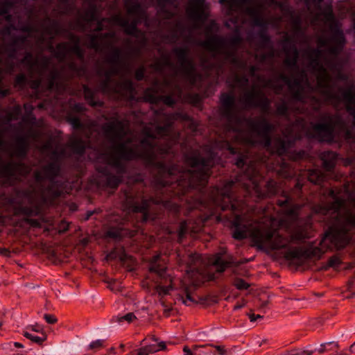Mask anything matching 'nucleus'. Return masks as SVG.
I'll return each instance as SVG.
<instances>
[{
    "instance_id": "79ce46f5",
    "label": "nucleus",
    "mask_w": 355,
    "mask_h": 355,
    "mask_svg": "<svg viewBox=\"0 0 355 355\" xmlns=\"http://www.w3.org/2000/svg\"><path fill=\"white\" fill-rule=\"evenodd\" d=\"M263 87H273L276 93H280L282 90V85H281L279 87L275 85L272 80H268L266 83L261 84Z\"/></svg>"
},
{
    "instance_id": "7ed1b4c3",
    "label": "nucleus",
    "mask_w": 355,
    "mask_h": 355,
    "mask_svg": "<svg viewBox=\"0 0 355 355\" xmlns=\"http://www.w3.org/2000/svg\"><path fill=\"white\" fill-rule=\"evenodd\" d=\"M103 132L111 142L108 152L98 158V162L103 160L106 163L105 168L96 166V169L105 175L110 168L121 170V159H132L141 157L149 164H153L157 154L169 153L171 144L161 147V142L155 141L157 137L168 135V125L159 127L150 125L144 128L141 138L138 140L127 133L126 123L118 120L107 122L103 126Z\"/></svg>"
},
{
    "instance_id": "72a5a7b5",
    "label": "nucleus",
    "mask_w": 355,
    "mask_h": 355,
    "mask_svg": "<svg viewBox=\"0 0 355 355\" xmlns=\"http://www.w3.org/2000/svg\"><path fill=\"white\" fill-rule=\"evenodd\" d=\"M184 293L186 295V298L184 299L183 296L180 295L178 299L182 301V302L186 305H189V302H196L195 300L193 299V297L191 295V293L189 292V290L187 288H185L184 289Z\"/></svg>"
},
{
    "instance_id": "a211bd4d",
    "label": "nucleus",
    "mask_w": 355,
    "mask_h": 355,
    "mask_svg": "<svg viewBox=\"0 0 355 355\" xmlns=\"http://www.w3.org/2000/svg\"><path fill=\"white\" fill-rule=\"evenodd\" d=\"M166 269V267L165 266L164 261L161 259L159 254L155 256L150 263V272L157 274L161 278H165L164 272Z\"/></svg>"
},
{
    "instance_id": "b1692460",
    "label": "nucleus",
    "mask_w": 355,
    "mask_h": 355,
    "mask_svg": "<svg viewBox=\"0 0 355 355\" xmlns=\"http://www.w3.org/2000/svg\"><path fill=\"white\" fill-rule=\"evenodd\" d=\"M133 85L130 80H125L115 86L114 92L123 94L124 92L131 94L133 92Z\"/></svg>"
},
{
    "instance_id": "bf43d9fd",
    "label": "nucleus",
    "mask_w": 355,
    "mask_h": 355,
    "mask_svg": "<svg viewBox=\"0 0 355 355\" xmlns=\"http://www.w3.org/2000/svg\"><path fill=\"white\" fill-rule=\"evenodd\" d=\"M9 250L6 248H0V254L8 257L9 255Z\"/></svg>"
},
{
    "instance_id": "13d9d810",
    "label": "nucleus",
    "mask_w": 355,
    "mask_h": 355,
    "mask_svg": "<svg viewBox=\"0 0 355 355\" xmlns=\"http://www.w3.org/2000/svg\"><path fill=\"white\" fill-rule=\"evenodd\" d=\"M71 124L74 128H78L80 125V122L78 119L74 118L71 119Z\"/></svg>"
},
{
    "instance_id": "052dcab7",
    "label": "nucleus",
    "mask_w": 355,
    "mask_h": 355,
    "mask_svg": "<svg viewBox=\"0 0 355 355\" xmlns=\"http://www.w3.org/2000/svg\"><path fill=\"white\" fill-rule=\"evenodd\" d=\"M8 11V8L7 6H3V7H1L0 8V15H4Z\"/></svg>"
},
{
    "instance_id": "0eeeda50",
    "label": "nucleus",
    "mask_w": 355,
    "mask_h": 355,
    "mask_svg": "<svg viewBox=\"0 0 355 355\" xmlns=\"http://www.w3.org/2000/svg\"><path fill=\"white\" fill-rule=\"evenodd\" d=\"M204 47L216 55H223L225 60L236 62L234 52L228 47L227 42L218 37L208 38L203 42Z\"/></svg>"
},
{
    "instance_id": "f3484780",
    "label": "nucleus",
    "mask_w": 355,
    "mask_h": 355,
    "mask_svg": "<svg viewBox=\"0 0 355 355\" xmlns=\"http://www.w3.org/2000/svg\"><path fill=\"white\" fill-rule=\"evenodd\" d=\"M59 171V167L55 163H51L44 166L42 171L35 173V178L40 181L44 178L53 179Z\"/></svg>"
},
{
    "instance_id": "6ab92c4d",
    "label": "nucleus",
    "mask_w": 355,
    "mask_h": 355,
    "mask_svg": "<svg viewBox=\"0 0 355 355\" xmlns=\"http://www.w3.org/2000/svg\"><path fill=\"white\" fill-rule=\"evenodd\" d=\"M107 35L102 37L101 36L95 34L89 35L86 37L83 43L87 46L94 49L96 51H101L103 44L107 40Z\"/></svg>"
},
{
    "instance_id": "c9c22d12",
    "label": "nucleus",
    "mask_w": 355,
    "mask_h": 355,
    "mask_svg": "<svg viewBox=\"0 0 355 355\" xmlns=\"http://www.w3.org/2000/svg\"><path fill=\"white\" fill-rule=\"evenodd\" d=\"M135 319H136V316L135 315V314L132 313H128L126 315H125L124 316L118 317L116 318V321L119 322H122L125 320L128 322H131Z\"/></svg>"
},
{
    "instance_id": "a878e982",
    "label": "nucleus",
    "mask_w": 355,
    "mask_h": 355,
    "mask_svg": "<svg viewBox=\"0 0 355 355\" xmlns=\"http://www.w3.org/2000/svg\"><path fill=\"white\" fill-rule=\"evenodd\" d=\"M231 263H232L231 260H225L220 254H217L213 261V265L216 267L217 272H222L230 266Z\"/></svg>"
},
{
    "instance_id": "4d7b16f0",
    "label": "nucleus",
    "mask_w": 355,
    "mask_h": 355,
    "mask_svg": "<svg viewBox=\"0 0 355 355\" xmlns=\"http://www.w3.org/2000/svg\"><path fill=\"white\" fill-rule=\"evenodd\" d=\"M249 318L251 322H254L258 318H262L263 316L261 315H254V313L250 314Z\"/></svg>"
},
{
    "instance_id": "423d86ee",
    "label": "nucleus",
    "mask_w": 355,
    "mask_h": 355,
    "mask_svg": "<svg viewBox=\"0 0 355 355\" xmlns=\"http://www.w3.org/2000/svg\"><path fill=\"white\" fill-rule=\"evenodd\" d=\"M187 163L191 166L189 173H191L192 178H196L199 182H205L207 180L212 165L211 159H205L194 155L187 158Z\"/></svg>"
},
{
    "instance_id": "393cba45",
    "label": "nucleus",
    "mask_w": 355,
    "mask_h": 355,
    "mask_svg": "<svg viewBox=\"0 0 355 355\" xmlns=\"http://www.w3.org/2000/svg\"><path fill=\"white\" fill-rule=\"evenodd\" d=\"M69 146L77 153H82L86 146L83 141L77 137H72L69 141Z\"/></svg>"
},
{
    "instance_id": "774afa93",
    "label": "nucleus",
    "mask_w": 355,
    "mask_h": 355,
    "mask_svg": "<svg viewBox=\"0 0 355 355\" xmlns=\"http://www.w3.org/2000/svg\"><path fill=\"white\" fill-rule=\"evenodd\" d=\"M28 221L33 225H37L38 224L36 220H29Z\"/></svg>"
},
{
    "instance_id": "20e7f679",
    "label": "nucleus",
    "mask_w": 355,
    "mask_h": 355,
    "mask_svg": "<svg viewBox=\"0 0 355 355\" xmlns=\"http://www.w3.org/2000/svg\"><path fill=\"white\" fill-rule=\"evenodd\" d=\"M221 112L229 122L228 134L236 142L245 146L262 144L272 153L283 155L298 137L291 132L295 125H292L284 132L285 139L277 138L271 144L269 137L273 125L264 118L258 117L254 119H242L235 113L234 98L232 95L223 94L220 97Z\"/></svg>"
},
{
    "instance_id": "6e6d98bb",
    "label": "nucleus",
    "mask_w": 355,
    "mask_h": 355,
    "mask_svg": "<svg viewBox=\"0 0 355 355\" xmlns=\"http://www.w3.org/2000/svg\"><path fill=\"white\" fill-rule=\"evenodd\" d=\"M245 156H242V157H240L236 162V165L238 166V167H242L244 164V161H245Z\"/></svg>"
},
{
    "instance_id": "680f3d73",
    "label": "nucleus",
    "mask_w": 355,
    "mask_h": 355,
    "mask_svg": "<svg viewBox=\"0 0 355 355\" xmlns=\"http://www.w3.org/2000/svg\"><path fill=\"white\" fill-rule=\"evenodd\" d=\"M227 149L230 150L231 154H235L236 151L234 148L231 147L229 144H227Z\"/></svg>"
},
{
    "instance_id": "5fc2aeb1",
    "label": "nucleus",
    "mask_w": 355,
    "mask_h": 355,
    "mask_svg": "<svg viewBox=\"0 0 355 355\" xmlns=\"http://www.w3.org/2000/svg\"><path fill=\"white\" fill-rule=\"evenodd\" d=\"M26 77L24 74H19L16 78V83L17 85H21L24 83Z\"/></svg>"
},
{
    "instance_id": "c85d7f7f",
    "label": "nucleus",
    "mask_w": 355,
    "mask_h": 355,
    "mask_svg": "<svg viewBox=\"0 0 355 355\" xmlns=\"http://www.w3.org/2000/svg\"><path fill=\"white\" fill-rule=\"evenodd\" d=\"M125 5L129 15L139 14L141 8L138 3L133 0H125Z\"/></svg>"
},
{
    "instance_id": "e2e57ef3",
    "label": "nucleus",
    "mask_w": 355,
    "mask_h": 355,
    "mask_svg": "<svg viewBox=\"0 0 355 355\" xmlns=\"http://www.w3.org/2000/svg\"><path fill=\"white\" fill-rule=\"evenodd\" d=\"M50 146H51V143H50V142H48L47 144H46L43 146V148H42V150L43 152L46 151V150L49 148Z\"/></svg>"
},
{
    "instance_id": "4c0bfd02",
    "label": "nucleus",
    "mask_w": 355,
    "mask_h": 355,
    "mask_svg": "<svg viewBox=\"0 0 355 355\" xmlns=\"http://www.w3.org/2000/svg\"><path fill=\"white\" fill-rule=\"evenodd\" d=\"M172 288H173L171 285H169L168 286H163L159 285L156 287V291L159 295H167Z\"/></svg>"
},
{
    "instance_id": "aec40b11",
    "label": "nucleus",
    "mask_w": 355,
    "mask_h": 355,
    "mask_svg": "<svg viewBox=\"0 0 355 355\" xmlns=\"http://www.w3.org/2000/svg\"><path fill=\"white\" fill-rule=\"evenodd\" d=\"M286 59L285 64L291 68L292 71L295 69V64L297 62V58L298 57V52L295 46H292L289 49L285 47Z\"/></svg>"
},
{
    "instance_id": "cd10ccee",
    "label": "nucleus",
    "mask_w": 355,
    "mask_h": 355,
    "mask_svg": "<svg viewBox=\"0 0 355 355\" xmlns=\"http://www.w3.org/2000/svg\"><path fill=\"white\" fill-rule=\"evenodd\" d=\"M258 171L256 170V168L254 166H250L248 168V170L245 173V177H246L250 182H252V184H253L254 187L257 189L258 187V182H257V175H258Z\"/></svg>"
},
{
    "instance_id": "1a4fd4ad",
    "label": "nucleus",
    "mask_w": 355,
    "mask_h": 355,
    "mask_svg": "<svg viewBox=\"0 0 355 355\" xmlns=\"http://www.w3.org/2000/svg\"><path fill=\"white\" fill-rule=\"evenodd\" d=\"M221 3H227L231 8L234 4L245 6V12L252 17H258L263 11L265 3L263 0H220Z\"/></svg>"
},
{
    "instance_id": "0e129e2a",
    "label": "nucleus",
    "mask_w": 355,
    "mask_h": 355,
    "mask_svg": "<svg viewBox=\"0 0 355 355\" xmlns=\"http://www.w3.org/2000/svg\"><path fill=\"white\" fill-rule=\"evenodd\" d=\"M325 344H322L321 347L318 349L319 353L322 354L325 351L324 348Z\"/></svg>"
},
{
    "instance_id": "f03ea898",
    "label": "nucleus",
    "mask_w": 355,
    "mask_h": 355,
    "mask_svg": "<svg viewBox=\"0 0 355 355\" xmlns=\"http://www.w3.org/2000/svg\"><path fill=\"white\" fill-rule=\"evenodd\" d=\"M345 44L343 33L338 29L332 31L330 37L322 36L318 40V49L307 50L304 56L308 62L307 68L313 71L317 78L315 89L311 87L304 71L293 74L291 78L281 75L278 82L287 86L296 104L309 103L313 110L320 108L322 101H327L337 107L344 101L347 111L354 117L355 125V88L344 89L332 84L326 69L331 70L330 60L341 51Z\"/></svg>"
},
{
    "instance_id": "ea45409f",
    "label": "nucleus",
    "mask_w": 355,
    "mask_h": 355,
    "mask_svg": "<svg viewBox=\"0 0 355 355\" xmlns=\"http://www.w3.org/2000/svg\"><path fill=\"white\" fill-rule=\"evenodd\" d=\"M206 346H210L215 348L219 355H228L229 352L223 345H214L213 344H209Z\"/></svg>"
},
{
    "instance_id": "4be33fe9",
    "label": "nucleus",
    "mask_w": 355,
    "mask_h": 355,
    "mask_svg": "<svg viewBox=\"0 0 355 355\" xmlns=\"http://www.w3.org/2000/svg\"><path fill=\"white\" fill-rule=\"evenodd\" d=\"M321 159L322 160L324 167L327 171H330L335 166L336 155L333 152H324L321 155Z\"/></svg>"
},
{
    "instance_id": "4468645a",
    "label": "nucleus",
    "mask_w": 355,
    "mask_h": 355,
    "mask_svg": "<svg viewBox=\"0 0 355 355\" xmlns=\"http://www.w3.org/2000/svg\"><path fill=\"white\" fill-rule=\"evenodd\" d=\"M232 184V181L227 182L224 187L218 192L220 196L222 202H219V200H216V203L218 206L221 207L223 210L227 209L229 206L231 207L232 209H236V207L232 202V197L231 196L230 191V189Z\"/></svg>"
},
{
    "instance_id": "a19ab883",
    "label": "nucleus",
    "mask_w": 355,
    "mask_h": 355,
    "mask_svg": "<svg viewBox=\"0 0 355 355\" xmlns=\"http://www.w3.org/2000/svg\"><path fill=\"white\" fill-rule=\"evenodd\" d=\"M203 347H205V345H202V346L195 345V346H193V351H192L187 346H184L183 348L184 355H195L196 353V351L199 348Z\"/></svg>"
},
{
    "instance_id": "e433bc0d",
    "label": "nucleus",
    "mask_w": 355,
    "mask_h": 355,
    "mask_svg": "<svg viewBox=\"0 0 355 355\" xmlns=\"http://www.w3.org/2000/svg\"><path fill=\"white\" fill-rule=\"evenodd\" d=\"M103 340H96L90 343V345H89V349L93 350H98L103 347Z\"/></svg>"
},
{
    "instance_id": "603ef678",
    "label": "nucleus",
    "mask_w": 355,
    "mask_h": 355,
    "mask_svg": "<svg viewBox=\"0 0 355 355\" xmlns=\"http://www.w3.org/2000/svg\"><path fill=\"white\" fill-rule=\"evenodd\" d=\"M144 70L143 68H140L137 70L135 73V78L137 80H140L144 78Z\"/></svg>"
},
{
    "instance_id": "69168bd1",
    "label": "nucleus",
    "mask_w": 355,
    "mask_h": 355,
    "mask_svg": "<svg viewBox=\"0 0 355 355\" xmlns=\"http://www.w3.org/2000/svg\"><path fill=\"white\" fill-rule=\"evenodd\" d=\"M244 305H245V304H244V303H243V304H236V305H235V306H234V310H236V309H241L242 307H243V306H244Z\"/></svg>"
},
{
    "instance_id": "6e6552de",
    "label": "nucleus",
    "mask_w": 355,
    "mask_h": 355,
    "mask_svg": "<svg viewBox=\"0 0 355 355\" xmlns=\"http://www.w3.org/2000/svg\"><path fill=\"white\" fill-rule=\"evenodd\" d=\"M180 69L183 72L185 78L192 85L195 84L200 76L196 73L194 66L187 58V51L182 48L175 50Z\"/></svg>"
},
{
    "instance_id": "dca6fc26",
    "label": "nucleus",
    "mask_w": 355,
    "mask_h": 355,
    "mask_svg": "<svg viewBox=\"0 0 355 355\" xmlns=\"http://www.w3.org/2000/svg\"><path fill=\"white\" fill-rule=\"evenodd\" d=\"M151 338L156 343L149 344L139 348L137 350L139 355H149L150 354H153L159 350H164L166 349V344L164 342H158V339L154 336H153Z\"/></svg>"
},
{
    "instance_id": "bb28decb",
    "label": "nucleus",
    "mask_w": 355,
    "mask_h": 355,
    "mask_svg": "<svg viewBox=\"0 0 355 355\" xmlns=\"http://www.w3.org/2000/svg\"><path fill=\"white\" fill-rule=\"evenodd\" d=\"M308 179L310 182L318 184H320L324 180V176L320 171L312 170L309 173Z\"/></svg>"
},
{
    "instance_id": "f257e3e1",
    "label": "nucleus",
    "mask_w": 355,
    "mask_h": 355,
    "mask_svg": "<svg viewBox=\"0 0 355 355\" xmlns=\"http://www.w3.org/2000/svg\"><path fill=\"white\" fill-rule=\"evenodd\" d=\"M329 199L327 204L321 206L318 211L329 216L333 219L330 231L325 233L320 241V247L311 246L306 250L301 248H291L309 237L306 231L298 228L288 237H284L277 232L279 221L275 218H265L261 222L254 220L243 221L239 216L234 220L233 237L241 240L250 237L259 249H287L284 257L288 260L300 258L320 259L330 243L337 248H343L348 243L347 232L355 227V194L345 187L343 191L335 193L329 191Z\"/></svg>"
},
{
    "instance_id": "338daca9",
    "label": "nucleus",
    "mask_w": 355,
    "mask_h": 355,
    "mask_svg": "<svg viewBox=\"0 0 355 355\" xmlns=\"http://www.w3.org/2000/svg\"><path fill=\"white\" fill-rule=\"evenodd\" d=\"M349 351L352 353H355V343L350 346Z\"/></svg>"
},
{
    "instance_id": "c03bdc74",
    "label": "nucleus",
    "mask_w": 355,
    "mask_h": 355,
    "mask_svg": "<svg viewBox=\"0 0 355 355\" xmlns=\"http://www.w3.org/2000/svg\"><path fill=\"white\" fill-rule=\"evenodd\" d=\"M27 329H28L33 331L40 333L42 336H43V334H46L45 331H44L43 327L38 324L28 326L27 327Z\"/></svg>"
},
{
    "instance_id": "7c9ffc66",
    "label": "nucleus",
    "mask_w": 355,
    "mask_h": 355,
    "mask_svg": "<svg viewBox=\"0 0 355 355\" xmlns=\"http://www.w3.org/2000/svg\"><path fill=\"white\" fill-rule=\"evenodd\" d=\"M165 84L168 89L171 91V93L173 96H177L178 98L180 97L181 89L179 85H178L176 83H168L167 80L165 81Z\"/></svg>"
},
{
    "instance_id": "09e8293b",
    "label": "nucleus",
    "mask_w": 355,
    "mask_h": 355,
    "mask_svg": "<svg viewBox=\"0 0 355 355\" xmlns=\"http://www.w3.org/2000/svg\"><path fill=\"white\" fill-rule=\"evenodd\" d=\"M298 207L293 206L292 207L288 208L286 210V214L290 216H294L296 214L297 210L298 209Z\"/></svg>"
},
{
    "instance_id": "de8ad7c7",
    "label": "nucleus",
    "mask_w": 355,
    "mask_h": 355,
    "mask_svg": "<svg viewBox=\"0 0 355 355\" xmlns=\"http://www.w3.org/2000/svg\"><path fill=\"white\" fill-rule=\"evenodd\" d=\"M44 318L49 324H54L57 322L56 318L53 315L45 314Z\"/></svg>"
},
{
    "instance_id": "39448f33",
    "label": "nucleus",
    "mask_w": 355,
    "mask_h": 355,
    "mask_svg": "<svg viewBox=\"0 0 355 355\" xmlns=\"http://www.w3.org/2000/svg\"><path fill=\"white\" fill-rule=\"evenodd\" d=\"M322 122L313 124L312 128L315 136L320 141H329L333 139V131L337 127L342 128L343 123L338 116L324 114L321 117Z\"/></svg>"
},
{
    "instance_id": "49530a36",
    "label": "nucleus",
    "mask_w": 355,
    "mask_h": 355,
    "mask_svg": "<svg viewBox=\"0 0 355 355\" xmlns=\"http://www.w3.org/2000/svg\"><path fill=\"white\" fill-rule=\"evenodd\" d=\"M287 110V105L285 103H282L277 107V112L280 115H284L286 114Z\"/></svg>"
},
{
    "instance_id": "5701e85b",
    "label": "nucleus",
    "mask_w": 355,
    "mask_h": 355,
    "mask_svg": "<svg viewBox=\"0 0 355 355\" xmlns=\"http://www.w3.org/2000/svg\"><path fill=\"white\" fill-rule=\"evenodd\" d=\"M115 22L125 28V31L128 34H134L136 31L137 22L133 21L128 24V20L122 18L120 15H116L114 18Z\"/></svg>"
},
{
    "instance_id": "37998d69",
    "label": "nucleus",
    "mask_w": 355,
    "mask_h": 355,
    "mask_svg": "<svg viewBox=\"0 0 355 355\" xmlns=\"http://www.w3.org/2000/svg\"><path fill=\"white\" fill-rule=\"evenodd\" d=\"M340 263V260L338 257H332L328 262V266L332 268H337Z\"/></svg>"
},
{
    "instance_id": "2eb2a0df",
    "label": "nucleus",
    "mask_w": 355,
    "mask_h": 355,
    "mask_svg": "<svg viewBox=\"0 0 355 355\" xmlns=\"http://www.w3.org/2000/svg\"><path fill=\"white\" fill-rule=\"evenodd\" d=\"M122 67V62L120 59V51L116 49L115 51V55L112 60V68L106 73V82L103 83L102 87L105 92L107 91V85L110 83V78L112 75L119 73V68Z\"/></svg>"
},
{
    "instance_id": "f8f14e48",
    "label": "nucleus",
    "mask_w": 355,
    "mask_h": 355,
    "mask_svg": "<svg viewBox=\"0 0 355 355\" xmlns=\"http://www.w3.org/2000/svg\"><path fill=\"white\" fill-rule=\"evenodd\" d=\"M73 44L62 43L57 46L55 56L59 60L64 59L68 54L72 53L76 54L80 59L83 58V53L79 46L80 41L76 37L72 39Z\"/></svg>"
},
{
    "instance_id": "9d476101",
    "label": "nucleus",
    "mask_w": 355,
    "mask_h": 355,
    "mask_svg": "<svg viewBox=\"0 0 355 355\" xmlns=\"http://www.w3.org/2000/svg\"><path fill=\"white\" fill-rule=\"evenodd\" d=\"M207 8L205 0H189L186 11L189 18L201 21L207 18Z\"/></svg>"
},
{
    "instance_id": "f704fd0d",
    "label": "nucleus",
    "mask_w": 355,
    "mask_h": 355,
    "mask_svg": "<svg viewBox=\"0 0 355 355\" xmlns=\"http://www.w3.org/2000/svg\"><path fill=\"white\" fill-rule=\"evenodd\" d=\"M234 285L239 290H246L249 288L250 285L242 279H236Z\"/></svg>"
},
{
    "instance_id": "864d4df0",
    "label": "nucleus",
    "mask_w": 355,
    "mask_h": 355,
    "mask_svg": "<svg viewBox=\"0 0 355 355\" xmlns=\"http://www.w3.org/2000/svg\"><path fill=\"white\" fill-rule=\"evenodd\" d=\"M284 200H279L277 201L278 205L279 207H283L286 206V205L288 204V202H289V198L288 197L284 196Z\"/></svg>"
},
{
    "instance_id": "ddd939ff",
    "label": "nucleus",
    "mask_w": 355,
    "mask_h": 355,
    "mask_svg": "<svg viewBox=\"0 0 355 355\" xmlns=\"http://www.w3.org/2000/svg\"><path fill=\"white\" fill-rule=\"evenodd\" d=\"M22 62L28 66L31 71H38L40 78L33 81L31 83V87L33 89H37L41 84L42 77L45 73V70L47 67V60H44V66L39 68L38 60L34 62L33 56L30 53H28L23 59Z\"/></svg>"
},
{
    "instance_id": "3c124183",
    "label": "nucleus",
    "mask_w": 355,
    "mask_h": 355,
    "mask_svg": "<svg viewBox=\"0 0 355 355\" xmlns=\"http://www.w3.org/2000/svg\"><path fill=\"white\" fill-rule=\"evenodd\" d=\"M57 73L54 71L51 73V77L49 83V88L51 89L53 87Z\"/></svg>"
},
{
    "instance_id": "473e14b6",
    "label": "nucleus",
    "mask_w": 355,
    "mask_h": 355,
    "mask_svg": "<svg viewBox=\"0 0 355 355\" xmlns=\"http://www.w3.org/2000/svg\"><path fill=\"white\" fill-rule=\"evenodd\" d=\"M120 182H121L120 176L108 175L107 177V184L112 188L116 187L119 185V184L120 183Z\"/></svg>"
},
{
    "instance_id": "412c9836",
    "label": "nucleus",
    "mask_w": 355,
    "mask_h": 355,
    "mask_svg": "<svg viewBox=\"0 0 355 355\" xmlns=\"http://www.w3.org/2000/svg\"><path fill=\"white\" fill-rule=\"evenodd\" d=\"M23 168L24 166L21 164L8 163L1 168V173L5 177H12L15 175L18 172L21 173V170Z\"/></svg>"
},
{
    "instance_id": "a18cd8bd",
    "label": "nucleus",
    "mask_w": 355,
    "mask_h": 355,
    "mask_svg": "<svg viewBox=\"0 0 355 355\" xmlns=\"http://www.w3.org/2000/svg\"><path fill=\"white\" fill-rule=\"evenodd\" d=\"M162 99L163 102L164 103V104L169 105V106L173 105L175 102V99L171 96H162Z\"/></svg>"
},
{
    "instance_id": "2f4dec72",
    "label": "nucleus",
    "mask_w": 355,
    "mask_h": 355,
    "mask_svg": "<svg viewBox=\"0 0 355 355\" xmlns=\"http://www.w3.org/2000/svg\"><path fill=\"white\" fill-rule=\"evenodd\" d=\"M148 206V200H142L141 205H133L130 208L134 212H141L146 215V210Z\"/></svg>"
},
{
    "instance_id": "8fccbe9b",
    "label": "nucleus",
    "mask_w": 355,
    "mask_h": 355,
    "mask_svg": "<svg viewBox=\"0 0 355 355\" xmlns=\"http://www.w3.org/2000/svg\"><path fill=\"white\" fill-rule=\"evenodd\" d=\"M69 228V224L65 221H62L59 225V232L63 233L66 232Z\"/></svg>"
},
{
    "instance_id": "9b49d317",
    "label": "nucleus",
    "mask_w": 355,
    "mask_h": 355,
    "mask_svg": "<svg viewBox=\"0 0 355 355\" xmlns=\"http://www.w3.org/2000/svg\"><path fill=\"white\" fill-rule=\"evenodd\" d=\"M242 101L245 107H260L266 109L269 105V101L264 94L254 89L245 94Z\"/></svg>"
},
{
    "instance_id": "58836bf2",
    "label": "nucleus",
    "mask_w": 355,
    "mask_h": 355,
    "mask_svg": "<svg viewBox=\"0 0 355 355\" xmlns=\"http://www.w3.org/2000/svg\"><path fill=\"white\" fill-rule=\"evenodd\" d=\"M187 231V223L186 221H183L180 224V227H179V230H178L179 240L182 239V238L184 236Z\"/></svg>"
},
{
    "instance_id": "c756f323",
    "label": "nucleus",
    "mask_w": 355,
    "mask_h": 355,
    "mask_svg": "<svg viewBox=\"0 0 355 355\" xmlns=\"http://www.w3.org/2000/svg\"><path fill=\"white\" fill-rule=\"evenodd\" d=\"M23 335L26 338L31 340L32 342L35 343L39 345H42L44 341L46 340L47 336L46 334H43V336L41 335L40 336H33L32 334L24 331L23 333Z\"/></svg>"
}]
</instances>
